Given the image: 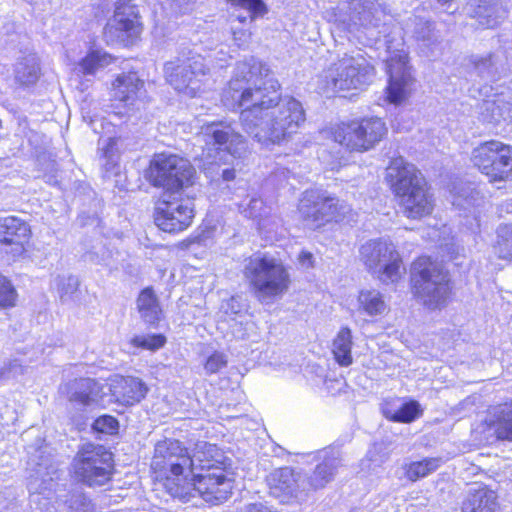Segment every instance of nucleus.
I'll list each match as a JSON object with an SVG mask.
<instances>
[{"label":"nucleus","instance_id":"1","mask_svg":"<svg viewBox=\"0 0 512 512\" xmlns=\"http://www.w3.org/2000/svg\"><path fill=\"white\" fill-rule=\"evenodd\" d=\"M279 90L268 66L249 57L237 63L224 92L225 101L244 108L240 113L244 131L265 146L288 140L306 119L302 104L292 97L282 99Z\"/></svg>","mask_w":512,"mask_h":512},{"label":"nucleus","instance_id":"2","mask_svg":"<svg viewBox=\"0 0 512 512\" xmlns=\"http://www.w3.org/2000/svg\"><path fill=\"white\" fill-rule=\"evenodd\" d=\"M390 176L395 178L392 185L403 214L411 219L429 215L433 210V198L421 172L403 158L394 159L389 167Z\"/></svg>","mask_w":512,"mask_h":512},{"label":"nucleus","instance_id":"3","mask_svg":"<svg viewBox=\"0 0 512 512\" xmlns=\"http://www.w3.org/2000/svg\"><path fill=\"white\" fill-rule=\"evenodd\" d=\"M243 275L253 295L262 304H271L282 297L291 282L284 264L267 255L254 254L246 259Z\"/></svg>","mask_w":512,"mask_h":512},{"label":"nucleus","instance_id":"4","mask_svg":"<svg viewBox=\"0 0 512 512\" xmlns=\"http://www.w3.org/2000/svg\"><path fill=\"white\" fill-rule=\"evenodd\" d=\"M375 76V67L360 52L345 54L332 63L323 75L324 93L361 90L368 86Z\"/></svg>","mask_w":512,"mask_h":512},{"label":"nucleus","instance_id":"5","mask_svg":"<svg viewBox=\"0 0 512 512\" xmlns=\"http://www.w3.org/2000/svg\"><path fill=\"white\" fill-rule=\"evenodd\" d=\"M411 281L416 298L429 309L446 304L450 293L448 273L429 257H420L412 265Z\"/></svg>","mask_w":512,"mask_h":512},{"label":"nucleus","instance_id":"6","mask_svg":"<svg viewBox=\"0 0 512 512\" xmlns=\"http://www.w3.org/2000/svg\"><path fill=\"white\" fill-rule=\"evenodd\" d=\"M169 494L183 501H188L198 494L204 501L219 504L226 501L232 491V480L226 476L223 468L216 467L214 471L195 475L182 483L169 481Z\"/></svg>","mask_w":512,"mask_h":512},{"label":"nucleus","instance_id":"7","mask_svg":"<svg viewBox=\"0 0 512 512\" xmlns=\"http://www.w3.org/2000/svg\"><path fill=\"white\" fill-rule=\"evenodd\" d=\"M72 469L79 482L89 487L104 486L114 472L113 454L103 445L85 443L75 455Z\"/></svg>","mask_w":512,"mask_h":512},{"label":"nucleus","instance_id":"8","mask_svg":"<svg viewBox=\"0 0 512 512\" xmlns=\"http://www.w3.org/2000/svg\"><path fill=\"white\" fill-rule=\"evenodd\" d=\"M195 170L188 160L174 154L154 155L146 170V178L154 187L165 189L164 193L175 194L191 185Z\"/></svg>","mask_w":512,"mask_h":512},{"label":"nucleus","instance_id":"9","mask_svg":"<svg viewBox=\"0 0 512 512\" xmlns=\"http://www.w3.org/2000/svg\"><path fill=\"white\" fill-rule=\"evenodd\" d=\"M360 258L381 282L395 283L405 271L395 246L385 240H370L360 248Z\"/></svg>","mask_w":512,"mask_h":512},{"label":"nucleus","instance_id":"10","mask_svg":"<svg viewBox=\"0 0 512 512\" xmlns=\"http://www.w3.org/2000/svg\"><path fill=\"white\" fill-rule=\"evenodd\" d=\"M298 210L306 225L313 229L330 221H349L353 217L352 209L346 201L314 192L305 193Z\"/></svg>","mask_w":512,"mask_h":512},{"label":"nucleus","instance_id":"11","mask_svg":"<svg viewBox=\"0 0 512 512\" xmlns=\"http://www.w3.org/2000/svg\"><path fill=\"white\" fill-rule=\"evenodd\" d=\"M209 69L200 55L177 58L164 66L167 82L179 93L195 97L207 79Z\"/></svg>","mask_w":512,"mask_h":512},{"label":"nucleus","instance_id":"12","mask_svg":"<svg viewBox=\"0 0 512 512\" xmlns=\"http://www.w3.org/2000/svg\"><path fill=\"white\" fill-rule=\"evenodd\" d=\"M472 162L490 182H504L512 176V147L497 140L473 149Z\"/></svg>","mask_w":512,"mask_h":512},{"label":"nucleus","instance_id":"13","mask_svg":"<svg viewBox=\"0 0 512 512\" xmlns=\"http://www.w3.org/2000/svg\"><path fill=\"white\" fill-rule=\"evenodd\" d=\"M387 127L378 117L341 124L334 132L335 141L352 151H367L379 143Z\"/></svg>","mask_w":512,"mask_h":512},{"label":"nucleus","instance_id":"14","mask_svg":"<svg viewBox=\"0 0 512 512\" xmlns=\"http://www.w3.org/2000/svg\"><path fill=\"white\" fill-rule=\"evenodd\" d=\"M141 32L138 10L131 0H118L114 15L104 27L107 44L128 46Z\"/></svg>","mask_w":512,"mask_h":512},{"label":"nucleus","instance_id":"15","mask_svg":"<svg viewBox=\"0 0 512 512\" xmlns=\"http://www.w3.org/2000/svg\"><path fill=\"white\" fill-rule=\"evenodd\" d=\"M174 194L163 193L155 207V224L164 232L176 233L187 229L194 218L190 200L177 199Z\"/></svg>","mask_w":512,"mask_h":512},{"label":"nucleus","instance_id":"16","mask_svg":"<svg viewBox=\"0 0 512 512\" xmlns=\"http://www.w3.org/2000/svg\"><path fill=\"white\" fill-rule=\"evenodd\" d=\"M199 137L206 145L216 150L227 152L234 158H240L246 152L245 138L238 133L231 123L226 121H213L204 124Z\"/></svg>","mask_w":512,"mask_h":512},{"label":"nucleus","instance_id":"17","mask_svg":"<svg viewBox=\"0 0 512 512\" xmlns=\"http://www.w3.org/2000/svg\"><path fill=\"white\" fill-rule=\"evenodd\" d=\"M269 493L282 503H289L293 499H303L306 496L304 481L300 483L301 476L290 467H283L271 472L267 478Z\"/></svg>","mask_w":512,"mask_h":512},{"label":"nucleus","instance_id":"18","mask_svg":"<svg viewBox=\"0 0 512 512\" xmlns=\"http://www.w3.org/2000/svg\"><path fill=\"white\" fill-rule=\"evenodd\" d=\"M386 66L389 74L387 98L391 103H401L407 97L413 81L407 66V55L395 54L391 56L387 60Z\"/></svg>","mask_w":512,"mask_h":512},{"label":"nucleus","instance_id":"19","mask_svg":"<svg viewBox=\"0 0 512 512\" xmlns=\"http://www.w3.org/2000/svg\"><path fill=\"white\" fill-rule=\"evenodd\" d=\"M30 236V227L22 219L9 216L0 219V251L21 254Z\"/></svg>","mask_w":512,"mask_h":512},{"label":"nucleus","instance_id":"20","mask_svg":"<svg viewBox=\"0 0 512 512\" xmlns=\"http://www.w3.org/2000/svg\"><path fill=\"white\" fill-rule=\"evenodd\" d=\"M349 21L365 30L377 28L386 16L385 7L377 0H347Z\"/></svg>","mask_w":512,"mask_h":512},{"label":"nucleus","instance_id":"21","mask_svg":"<svg viewBox=\"0 0 512 512\" xmlns=\"http://www.w3.org/2000/svg\"><path fill=\"white\" fill-rule=\"evenodd\" d=\"M116 402L123 405H134L145 398L148 387L136 377H115L109 388Z\"/></svg>","mask_w":512,"mask_h":512},{"label":"nucleus","instance_id":"22","mask_svg":"<svg viewBox=\"0 0 512 512\" xmlns=\"http://www.w3.org/2000/svg\"><path fill=\"white\" fill-rule=\"evenodd\" d=\"M103 385L91 378L75 379L68 384V399L70 402L89 406L104 397Z\"/></svg>","mask_w":512,"mask_h":512},{"label":"nucleus","instance_id":"23","mask_svg":"<svg viewBox=\"0 0 512 512\" xmlns=\"http://www.w3.org/2000/svg\"><path fill=\"white\" fill-rule=\"evenodd\" d=\"M220 456L216 445L206 441H198L192 449V453L189 454L190 476L195 475V472L207 473L214 471V468L219 467L220 460L218 457Z\"/></svg>","mask_w":512,"mask_h":512},{"label":"nucleus","instance_id":"24","mask_svg":"<svg viewBox=\"0 0 512 512\" xmlns=\"http://www.w3.org/2000/svg\"><path fill=\"white\" fill-rule=\"evenodd\" d=\"M474 17L483 28H494L507 16V0H476Z\"/></svg>","mask_w":512,"mask_h":512},{"label":"nucleus","instance_id":"25","mask_svg":"<svg viewBox=\"0 0 512 512\" xmlns=\"http://www.w3.org/2000/svg\"><path fill=\"white\" fill-rule=\"evenodd\" d=\"M497 510V496L487 487L470 490L462 504V512H497Z\"/></svg>","mask_w":512,"mask_h":512},{"label":"nucleus","instance_id":"26","mask_svg":"<svg viewBox=\"0 0 512 512\" xmlns=\"http://www.w3.org/2000/svg\"><path fill=\"white\" fill-rule=\"evenodd\" d=\"M175 458L169 459L167 464H164L163 472H156L160 477L165 478L164 486L169 493V481L182 483V480H188L190 477L189 467V453L183 447V453H175Z\"/></svg>","mask_w":512,"mask_h":512},{"label":"nucleus","instance_id":"27","mask_svg":"<svg viewBox=\"0 0 512 512\" xmlns=\"http://www.w3.org/2000/svg\"><path fill=\"white\" fill-rule=\"evenodd\" d=\"M502 59L497 52L471 55L467 59V68L483 79H494L499 73Z\"/></svg>","mask_w":512,"mask_h":512},{"label":"nucleus","instance_id":"28","mask_svg":"<svg viewBox=\"0 0 512 512\" xmlns=\"http://www.w3.org/2000/svg\"><path fill=\"white\" fill-rule=\"evenodd\" d=\"M140 318L149 325L157 324L162 315L159 299L152 287L144 288L136 300Z\"/></svg>","mask_w":512,"mask_h":512},{"label":"nucleus","instance_id":"29","mask_svg":"<svg viewBox=\"0 0 512 512\" xmlns=\"http://www.w3.org/2000/svg\"><path fill=\"white\" fill-rule=\"evenodd\" d=\"M339 466L340 459L337 455L333 454L329 457H325L307 477L306 481L309 489L318 490L324 488L334 479Z\"/></svg>","mask_w":512,"mask_h":512},{"label":"nucleus","instance_id":"30","mask_svg":"<svg viewBox=\"0 0 512 512\" xmlns=\"http://www.w3.org/2000/svg\"><path fill=\"white\" fill-rule=\"evenodd\" d=\"M142 87L143 81L136 73L121 74L113 82V96L117 100L129 104L134 101Z\"/></svg>","mask_w":512,"mask_h":512},{"label":"nucleus","instance_id":"31","mask_svg":"<svg viewBox=\"0 0 512 512\" xmlns=\"http://www.w3.org/2000/svg\"><path fill=\"white\" fill-rule=\"evenodd\" d=\"M15 80L21 85H32L41 74L40 61L36 54L30 53L20 57L14 69Z\"/></svg>","mask_w":512,"mask_h":512},{"label":"nucleus","instance_id":"32","mask_svg":"<svg viewBox=\"0 0 512 512\" xmlns=\"http://www.w3.org/2000/svg\"><path fill=\"white\" fill-rule=\"evenodd\" d=\"M28 464L34 471V474H31L30 477L33 478L35 482L41 481V484L44 485L42 489H46L57 475L56 467L51 463L49 457L43 456L41 451L32 455L29 458Z\"/></svg>","mask_w":512,"mask_h":512},{"label":"nucleus","instance_id":"33","mask_svg":"<svg viewBox=\"0 0 512 512\" xmlns=\"http://www.w3.org/2000/svg\"><path fill=\"white\" fill-rule=\"evenodd\" d=\"M358 307L369 316L382 315L388 309L383 295L375 289H363L359 292Z\"/></svg>","mask_w":512,"mask_h":512},{"label":"nucleus","instance_id":"34","mask_svg":"<svg viewBox=\"0 0 512 512\" xmlns=\"http://www.w3.org/2000/svg\"><path fill=\"white\" fill-rule=\"evenodd\" d=\"M175 453H183V446L178 440L165 439L157 442L151 461L154 472H163L164 464H167L171 457L175 458Z\"/></svg>","mask_w":512,"mask_h":512},{"label":"nucleus","instance_id":"35","mask_svg":"<svg viewBox=\"0 0 512 512\" xmlns=\"http://www.w3.org/2000/svg\"><path fill=\"white\" fill-rule=\"evenodd\" d=\"M490 427L497 440L512 442V406L510 403L499 407Z\"/></svg>","mask_w":512,"mask_h":512},{"label":"nucleus","instance_id":"36","mask_svg":"<svg viewBox=\"0 0 512 512\" xmlns=\"http://www.w3.org/2000/svg\"><path fill=\"white\" fill-rule=\"evenodd\" d=\"M352 333L347 327L342 328L333 341V354L337 363L341 366H349L353 362L351 355Z\"/></svg>","mask_w":512,"mask_h":512},{"label":"nucleus","instance_id":"37","mask_svg":"<svg viewBox=\"0 0 512 512\" xmlns=\"http://www.w3.org/2000/svg\"><path fill=\"white\" fill-rule=\"evenodd\" d=\"M79 285V279L68 273L58 274L52 280V287L63 303L73 300Z\"/></svg>","mask_w":512,"mask_h":512},{"label":"nucleus","instance_id":"38","mask_svg":"<svg viewBox=\"0 0 512 512\" xmlns=\"http://www.w3.org/2000/svg\"><path fill=\"white\" fill-rule=\"evenodd\" d=\"M483 110L489 117L490 121H512V104L507 102L503 96H496L493 99L484 100Z\"/></svg>","mask_w":512,"mask_h":512},{"label":"nucleus","instance_id":"39","mask_svg":"<svg viewBox=\"0 0 512 512\" xmlns=\"http://www.w3.org/2000/svg\"><path fill=\"white\" fill-rule=\"evenodd\" d=\"M493 251L499 259L512 263V225H500L497 228Z\"/></svg>","mask_w":512,"mask_h":512},{"label":"nucleus","instance_id":"40","mask_svg":"<svg viewBox=\"0 0 512 512\" xmlns=\"http://www.w3.org/2000/svg\"><path fill=\"white\" fill-rule=\"evenodd\" d=\"M113 61L110 54L102 50H92L79 63L80 72L84 75H93L99 69L108 66Z\"/></svg>","mask_w":512,"mask_h":512},{"label":"nucleus","instance_id":"41","mask_svg":"<svg viewBox=\"0 0 512 512\" xmlns=\"http://www.w3.org/2000/svg\"><path fill=\"white\" fill-rule=\"evenodd\" d=\"M412 25L413 37L416 41L421 43L423 47H430L438 41V35L432 22L420 17H415L412 20Z\"/></svg>","mask_w":512,"mask_h":512},{"label":"nucleus","instance_id":"42","mask_svg":"<svg viewBox=\"0 0 512 512\" xmlns=\"http://www.w3.org/2000/svg\"><path fill=\"white\" fill-rule=\"evenodd\" d=\"M239 212L246 218L261 221L269 213V208L261 198L247 196L238 204Z\"/></svg>","mask_w":512,"mask_h":512},{"label":"nucleus","instance_id":"43","mask_svg":"<svg viewBox=\"0 0 512 512\" xmlns=\"http://www.w3.org/2000/svg\"><path fill=\"white\" fill-rule=\"evenodd\" d=\"M420 405L417 401L404 403L398 410L391 411L384 409L383 413L386 418L394 422L410 423L420 414Z\"/></svg>","mask_w":512,"mask_h":512},{"label":"nucleus","instance_id":"44","mask_svg":"<svg viewBox=\"0 0 512 512\" xmlns=\"http://www.w3.org/2000/svg\"><path fill=\"white\" fill-rule=\"evenodd\" d=\"M232 5L246 11V15L238 14L236 17L243 23L248 18L254 20L257 16H262L267 12L266 5L262 0H229Z\"/></svg>","mask_w":512,"mask_h":512},{"label":"nucleus","instance_id":"45","mask_svg":"<svg viewBox=\"0 0 512 512\" xmlns=\"http://www.w3.org/2000/svg\"><path fill=\"white\" fill-rule=\"evenodd\" d=\"M58 507L64 505L66 512H94V505L82 492H72L65 500H59Z\"/></svg>","mask_w":512,"mask_h":512},{"label":"nucleus","instance_id":"46","mask_svg":"<svg viewBox=\"0 0 512 512\" xmlns=\"http://www.w3.org/2000/svg\"><path fill=\"white\" fill-rule=\"evenodd\" d=\"M439 466V459L428 458L418 462H412L406 471V476L411 481L425 477L435 471Z\"/></svg>","mask_w":512,"mask_h":512},{"label":"nucleus","instance_id":"47","mask_svg":"<svg viewBox=\"0 0 512 512\" xmlns=\"http://www.w3.org/2000/svg\"><path fill=\"white\" fill-rule=\"evenodd\" d=\"M17 296V291L12 282L0 273V307L4 309L14 307Z\"/></svg>","mask_w":512,"mask_h":512},{"label":"nucleus","instance_id":"48","mask_svg":"<svg viewBox=\"0 0 512 512\" xmlns=\"http://www.w3.org/2000/svg\"><path fill=\"white\" fill-rule=\"evenodd\" d=\"M92 427L96 432L112 435L117 433L119 423L118 420L111 415H102L94 421Z\"/></svg>","mask_w":512,"mask_h":512},{"label":"nucleus","instance_id":"49","mask_svg":"<svg viewBox=\"0 0 512 512\" xmlns=\"http://www.w3.org/2000/svg\"><path fill=\"white\" fill-rule=\"evenodd\" d=\"M165 337L163 335H148L136 336L132 339V344L149 350H156L165 344Z\"/></svg>","mask_w":512,"mask_h":512},{"label":"nucleus","instance_id":"50","mask_svg":"<svg viewBox=\"0 0 512 512\" xmlns=\"http://www.w3.org/2000/svg\"><path fill=\"white\" fill-rule=\"evenodd\" d=\"M227 364V360L222 353H214L212 354L206 361L205 370L209 374L217 373L225 367Z\"/></svg>","mask_w":512,"mask_h":512},{"label":"nucleus","instance_id":"51","mask_svg":"<svg viewBox=\"0 0 512 512\" xmlns=\"http://www.w3.org/2000/svg\"><path fill=\"white\" fill-rule=\"evenodd\" d=\"M233 323L230 325L232 335L237 339H244L246 336V329L243 327V322H237L232 319Z\"/></svg>","mask_w":512,"mask_h":512},{"label":"nucleus","instance_id":"52","mask_svg":"<svg viewBox=\"0 0 512 512\" xmlns=\"http://www.w3.org/2000/svg\"><path fill=\"white\" fill-rule=\"evenodd\" d=\"M234 41L238 46H243L248 43L251 34L248 31L240 30L234 31Z\"/></svg>","mask_w":512,"mask_h":512},{"label":"nucleus","instance_id":"53","mask_svg":"<svg viewBox=\"0 0 512 512\" xmlns=\"http://www.w3.org/2000/svg\"><path fill=\"white\" fill-rule=\"evenodd\" d=\"M298 261L303 267L310 268L313 266V255L310 252L302 251L298 256Z\"/></svg>","mask_w":512,"mask_h":512},{"label":"nucleus","instance_id":"54","mask_svg":"<svg viewBox=\"0 0 512 512\" xmlns=\"http://www.w3.org/2000/svg\"><path fill=\"white\" fill-rule=\"evenodd\" d=\"M217 174L221 175L224 181H231L235 178V170L233 168H223L221 171H217Z\"/></svg>","mask_w":512,"mask_h":512},{"label":"nucleus","instance_id":"55","mask_svg":"<svg viewBox=\"0 0 512 512\" xmlns=\"http://www.w3.org/2000/svg\"><path fill=\"white\" fill-rule=\"evenodd\" d=\"M243 512H269V510L261 503L249 504Z\"/></svg>","mask_w":512,"mask_h":512},{"label":"nucleus","instance_id":"56","mask_svg":"<svg viewBox=\"0 0 512 512\" xmlns=\"http://www.w3.org/2000/svg\"><path fill=\"white\" fill-rule=\"evenodd\" d=\"M227 306H228V308L226 310V314H229V310H230V314L237 315V314L240 313V310L238 309L239 308V304H238L237 300L234 297H232L228 301Z\"/></svg>","mask_w":512,"mask_h":512}]
</instances>
